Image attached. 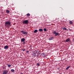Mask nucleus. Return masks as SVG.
Instances as JSON below:
<instances>
[{"instance_id":"9","label":"nucleus","mask_w":74,"mask_h":74,"mask_svg":"<svg viewBox=\"0 0 74 74\" xmlns=\"http://www.w3.org/2000/svg\"><path fill=\"white\" fill-rule=\"evenodd\" d=\"M71 68V66H67V67L66 68V70H68L69 68Z\"/></svg>"},{"instance_id":"13","label":"nucleus","mask_w":74,"mask_h":74,"mask_svg":"<svg viewBox=\"0 0 74 74\" xmlns=\"http://www.w3.org/2000/svg\"><path fill=\"white\" fill-rule=\"evenodd\" d=\"M6 65H7V66H8V67H9V68L10 67H11V65H10V64H6Z\"/></svg>"},{"instance_id":"21","label":"nucleus","mask_w":74,"mask_h":74,"mask_svg":"<svg viewBox=\"0 0 74 74\" xmlns=\"http://www.w3.org/2000/svg\"><path fill=\"white\" fill-rule=\"evenodd\" d=\"M69 23L70 24H71V25H72V24H73V23H72V22H71V21H70V22H69Z\"/></svg>"},{"instance_id":"24","label":"nucleus","mask_w":74,"mask_h":74,"mask_svg":"<svg viewBox=\"0 0 74 74\" xmlns=\"http://www.w3.org/2000/svg\"><path fill=\"white\" fill-rule=\"evenodd\" d=\"M29 52V51H28V50H27V51H26V52H27V53H28V52Z\"/></svg>"},{"instance_id":"2","label":"nucleus","mask_w":74,"mask_h":74,"mask_svg":"<svg viewBox=\"0 0 74 74\" xmlns=\"http://www.w3.org/2000/svg\"><path fill=\"white\" fill-rule=\"evenodd\" d=\"M28 23H29V20H24L23 22V23L24 25L27 24Z\"/></svg>"},{"instance_id":"6","label":"nucleus","mask_w":74,"mask_h":74,"mask_svg":"<svg viewBox=\"0 0 74 74\" xmlns=\"http://www.w3.org/2000/svg\"><path fill=\"white\" fill-rule=\"evenodd\" d=\"M33 56L34 57H35L36 56V53H35V51L33 52Z\"/></svg>"},{"instance_id":"14","label":"nucleus","mask_w":74,"mask_h":74,"mask_svg":"<svg viewBox=\"0 0 74 74\" xmlns=\"http://www.w3.org/2000/svg\"><path fill=\"white\" fill-rule=\"evenodd\" d=\"M43 30L42 29H39V32H42Z\"/></svg>"},{"instance_id":"7","label":"nucleus","mask_w":74,"mask_h":74,"mask_svg":"<svg viewBox=\"0 0 74 74\" xmlns=\"http://www.w3.org/2000/svg\"><path fill=\"white\" fill-rule=\"evenodd\" d=\"M8 48V45H6L4 47V49H7Z\"/></svg>"},{"instance_id":"25","label":"nucleus","mask_w":74,"mask_h":74,"mask_svg":"<svg viewBox=\"0 0 74 74\" xmlns=\"http://www.w3.org/2000/svg\"><path fill=\"white\" fill-rule=\"evenodd\" d=\"M0 72H1V70H0Z\"/></svg>"},{"instance_id":"23","label":"nucleus","mask_w":74,"mask_h":74,"mask_svg":"<svg viewBox=\"0 0 74 74\" xmlns=\"http://www.w3.org/2000/svg\"><path fill=\"white\" fill-rule=\"evenodd\" d=\"M25 42H23V44H25Z\"/></svg>"},{"instance_id":"17","label":"nucleus","mask_w":74,"mask_h":74,"mask_svg":"<svg viewBox=\"0 0 74 74\" xmlns=\"http://www.w3.org/2000/svg\"><path fill=\"white\" fill-rule=\"evenodd\" d=\"M62 29L63 30H67V29L65 27L63 28Z\"/></svg>"},{"instance_id":"8","label":"nucleus","mask_w":74,"mask_h":74,"mask_svg":"<svg viewBox=\"0 0 74 74\" xmlns=\"http://www.w3.org/2000/svg\"><path fill=\"white\" fill-rule=\"evenodd\" d=\"M25 41V39L24 38H23L21 39V42H24Z\"/></svg>"},{"instance_id":"12","label":"nucleus","mask_w":74,"mask_h":74,"mask_svg":"<svg viewBox=\"0 0 74 74\" xmlns=\"http://www.w3.org/2000/svg\"><path fill=\"white\" fill-rule=\"evenodd\" d=\"M37 32H38V30L37 29H35L34 31V33H36Z\"/></svg>"},{"instance_id":"18","label":"nucleus","mask_w":74,"mask_h":74,"mask_svg":"<svg viewBox=\"0 0 74 74\" xmlns=\"http://www.w3.org/2000/svg\"><path fill=\"white\" fill-rule=\"evenodd\" d=\"M30 16V14L29 13H28L27 14V16Z\"/></svg>"},{"instance_id":"22","label":"nucleus","mask_w":74,"mask_h":74,"mask_svg":"<svg viewBox=\"0 0 74 74\" xmlns=\"http://www.w3.org/2000/svg\"><path fill=\"white\" fill-rule=\"evenodd\" d=\"M25 50H26V49H23L22 50V51H25Z\"/></svg>"},{"instance_id":"5","label":"nucleus","mask_w":74,"mask_h":74,"mask_svg":"<svg viewBox=\"0 0 74 74\" xmlns=\"http://www.w3.org/2000/svg\"><path fill=\"white\" fill-rule=\"evenodd\" d=\"M21 33H23V34H27V32H25L24 31H21Z\"/></svg>"},{"instance_id":"26","label":"nucleus","mask_w":74,"mask_h":74,"mask_svg":"<svg viewBox=\"0 0 74 74\" xmlns=\"http://www.w3.org/2000/svg\"><path fill=\"white\" fill-rule=\"evenodd\" d=\"M58 19H59V18H58Z\"/></svg>"},{"instance_id":"4","label":"nucleus","mask_w":74,"mask_h":74,"mask_svg":"<svg viewBox=\"0 0 74 74\" xmlns=\"http://www.w3.org/2000/svg\"><path fill=\"white\" fill-rule=\"evenodd\" d=\"M8 72V71L5 70L3 71V74H7Z\"/></svg>"},{"instance_id":"10","label":"nucleus","mask_w":74,"mask_h":74,"mask_svg":"<svg viewBox=\"0 0 74 74\" xmlns=\"http://www.w3.org/2000/svg\"><path fill=\"white\" fill-rule=\"evenodd\" d=\"M70 41V39L69 38L67 39L66 40V42H69V41Z\"/></svg>"},{"instance_id":"11","label":"nucleus","mask_w":74,"mask_h":74,"mask_svg":"<svg viewBox=\"0 0 74 74\" xmlns=\"http://www.w3.org/2000/svg\"><path fill=\"white\" fill-rule=\"evenodd\" d=\"M53 38H54L53 37H51V38H49V40H53Z\"/></svg>"},{"instance_id":"15","label":"nucleus","mask_w":74,"mask_h":74,"mask_svg":"<svg viewBox=\"0 0 74 74\" xmlns=\"http://www.w3.org/2000/svg\"><path fill=\"white\" fill-rule=\"evenodd\" d=\"M11 71L12 73H14V72L15 70L14 69H12L11 70Z\"/></svg>"},{"instance_id":"16","label":"nucleus","mask_w":74,"mask_h":74,"mask_svg":"<svg viewBox=\"0 0 74 74\" xmlns=\"http://www.w3.org/2000/svg\"><path fill=\"white\" fill-rule=\"evenodd\" d=\"M6 11L7 12V13H8V14H9L10 12V11L8 10H7Z\"/></svg>"},{"instance_id":"20","label":"nucleus","mask_w":74,"mask_h":74,"mask_svg":"<svg viewBox=\"0 0 74 74\" xmlns=\"http://www.w3.org/2000/svg\"><path fill=\"white\" fill-rule=\"evenodd\" d=\"M44 31H45V32H47V29H46V28H44Z\"/></svg>"},{"instance_id":"19","label":"nucleus","mask_w":74,"mask_h":74,"mask_svg":"<svg viewBox=\"0 0 74 74\" xmlns=\"http://www.w3.org/2000/svg\"><path fill=\"white\" fill-rule=\"evenodd\" d=\"M37 66H40V63H37Z\"/></svg>"},{"instance_id":"1","label":"nucleus","mask_w":74,"mask_h":74,"mask_svg":"<svg viewBox=\"0 0 74 74\" xmlns=\"http://www.w3.org/2000/svg\"><path fill=\"white\" fill-rule=\"evenodd\" d=\"M11 25V22L7 21L5 23V27H8L9 25Z\"/></svg>"},{"instance_id":"3","label":"nucleus","mask_w":74,"mask_h":74,"mask_svg":"<svg viewBox=\"0 0 74 74\" xmlns=\"http://www.w3.org/2000/svg\"><path fill=\"white\" fill-rule=\"evenodd\" d=\"M53 34H55V36H57L59 35V34L58 33H57L56 31H54L53 32Z\"/></svg>"}]
</instances>
